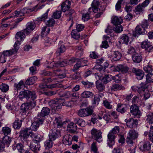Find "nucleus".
<instances>
[{
    "mask_svg": "<svg viewBox=\"0 0 153 153\" xmlns=\"http://www.w3.org/2000/svg\"><path fill=\"white\" fill-rule=\"evenodd\" d=\"M94 95V94L91 92L85 91L81 94V96L83 98H87L92 97Z\"/></svg>",
    "mask_w": 153,
    "mask_h": 153,
    "instance_id": "nucleus-43",
    "label": "nucleus"
},
{
    "mask_svg": "<svg viewBox=\"0 0 153 153\" xmlns=\"http://www.w3.org/2000/svg\"><path fill=\"white\" fill-rule=\"evenodd\" d=\"M125 121L126 122L127 126L130 128L136 127L138 124L137 120L132 118H130L128 120L126 119Z\"/></svg>",
    "mask_w": 153,
    "mask_h": 153,
    "instance_id": "nucleus-14",
    "label": "nucleus"
},
{
    "mask_svg": "<svg viewBox=\"0 0 153 153\" xmlns=\"http://www.w3.org/2000/svg\"><path fill=\"white\" fill-rule=\"evenodd\" d=\"M71 2L68 0H66L61 5V10L63 12L68 10L70 8Z\"/></svg>",
    "mask_w": 153,
    "mask_h": 153,
    "instance_id": "nucleus-22",
    "label": "nucleus"
},
{
    "mask_svg": "<svg viewBox=\"0 0 153 153\" xmlns=\"http://www.w3.org/2000/svg\"><path fill=\"white\" fill-rule=\"evenodd\" d=\"M131 71L135 74L137 79L140 80L143 78L144 73L142 70L133 68H132Z\"/></svg>",
    "mask_w": 153,
    "mask_h": 153,
    "instance_id": "nucleus-17",
    "label": "nucleus"
},
{
    "mask_svg": "<svg viewBox=\"0 0 153 153\" xmlns=\"http://www.w3.org/2000/svg\"><path fill=\"white\" fill-rule=\"evenodd\" d=\"M50 30V28L47 26L43 27L42 28L41 32V36L44 37L46 36L49 33Z\"/></svg>",
    "mask_w": 153,
    "mask_h": 153,
    "instance_id": "nucleus-44",
    "label": "nucleus"
},
{
    "mask_svg": "<svg viewBox=\"0 0 153 153\" xmlns=\"http://www.w3.org/2000/svg\"><path fill=\"white\" fill-rule=\"evenodd\" d=\"M63 143L65 145H70L72 144L71 137L70 135H65L63 140Z\"/></svg>",
    "mask_w": 153,
    "mask_h": 153,
    "instance_id": "nucleus-30",
    "label": "nucleus"
},
{
    "mask_svg": "<svg viewBox=\"0 0 153 153\" xmlns=\"http://www.w3.org/2000/svg\"><path fill=\"white\" fill-rule=\"evenodd\" d=\"M108 63L107 61L104 59L101 65H96L95 66V68L100 71H101V73H103L105 71V69L108 67Z\"/></svg>",
    "mask_w": 153,
    "mask_h": 153,
    "instance_id": "nucleus-19",
    "label": "nucleus"
},
{
    "mask_svg": "<svg viewBox=\"0 0 153 153\" xmlns=\"http://www.w3.org/2000/svg\"><path fill=\"white\" fill-rule=\"evenodd\" d=\"M129 41V37L127 35L123 34L120 37L119 42L120 44H125L127 45Z\"/></svg>",
    "mask_w": 153,
    "mask_h": 153,
    "instance_id": "nucleus-33",
    "label": "nucleus"
},
{
    "mask_svg": "<svg viewBox=\"0 0 153 153\" xmlns=\"http://www.w3.org/2000/svg\"><path fill=\"white\" fill-rule=\"evenodd\" d=\"M111 91H116L119 90H124L125 89L124 86L118 84H113L110 87Z\"/></svg>",
    "mask_w": 153,
    "mask_h": 153,
    "instance_id": "nucleus-25",
    "label": "nucleus"
},
{
    "mask_svg": "<svg viewBox=\"0 0 153 153\" xmlns=\"http://www.w3.org/2000/svg\"><path fill=\"white\" fill-rule=\"evenodd\" d=\"M24 83L23 81L21 80L18 83H15L14 84V86L16 88L17 90H20L24 86Z\"/></svg>",
    "mask_w": 153,
    "mask_h": 153,
    "instance_id": "nucleus-60",
    "label": "nucleus"
},
{
    "mask_svg": "<svg viewBox=\"0 0 153 153\" xmlns=\"http://www.w3.org/2000/svg\"><path fill=\"white\" fill-rule=\"evenodd\" d=\"M119 127L115 126L110 131L108 134L107 144L109 147H112L114 144L116 134L119 132Z\"/></svg>",
    "mask_w": 153,
    "mask_h": 153,
    "instance_id": "nucleus-2",
    "label": "nucleus"
},
{
    "mask_svg": "<svg viewBox=\"0 0 153 153\" xmlns=\"http://www.w3.org/2000/svg\"><path fill=\"white\" fill-rule=\"evenodd\" d=\"M117 110L121 114L125 113L128 109L127 105L126 104L119 103L117 105Z\"/></svg>",
    "mask_w": 153,
    "mask_h": 153,
    "instance_id": "nucleus-23",
    "label": "nucleus"
},
{
    "mask_svg": "<svg viewBox=\"0 0 153 153\" xmlns=\"http://www.w3.org/2000/svg\"><path fill=\"white\" fill-rule=\"evenodd\" d=\"M128 70V68L121 65L113 67V71H120L124 73L127 72Z\"/></svg>",
    "mask_w": 153,
    "mask_h": 153,
    "instance_id": "nucleus-20",
    "label": "nucleus"
},
{
    "mask_svg": "<svg viewBox=\"0 0 153 153\" xmlns=\"http://www.w3.org/2000/svg\"><path fill=\"white\" fill-rule=\"evenodd\" d=\"M147 120L149 121V123L151 124L150 128H153V114L148 115L147 116Z\"/></svg>",
    "mask_w": 153,
    "mask_h": 153,
    "instance_id": "nucleus-57",
    "label": "nucleus"
},
{
    "mask_svg": "<svg viewBox=\"0 0 153 153\" xmlns=\"http://www.w3.org/2000/svg\"><path fill=\"white\" fill-rule=\"evenodd\" d=\"M141 46L142 48L145 50H148L149 48L151 46V43L147 39L142 42Z\"/></svg>",
    "mask_w": 153,
    "mask_h": 153,
    "instance_id": "nucleus-40",
    "label": "nucleus"
},
{
    "mask_svg": "<svg viewBox=\"0 0 153 153\" xmlns=\"http://www.w3.org/2000/svg\"><path fill=\"white\" fill-rule=\"evenodd\" d=\"M56 22L55 20L53 18H50L48 20L46 21V24L47 26L48 27H52L54 25L56 24Z\"/></svg>",
    "mask_w": 153,
    "mask_h": 153,
    "instance_id": "nucleus-51",
    "label": "nucleus"
},
{
    "mask_svg": "<svg viewBox=\"0 0 153 153\" xmlns=\"http://www.w3.org/2000/svg\"><path fill=\"white\" fill-rule=\"evenodd\" d=\"M91 7H90L88 10V11L85 13H83L82 17V19L84 22L88 21L90 19V15L91 14Z\"/></svg>",
    "mask_w": 153,
    "mask_h": 153,
    "instance_id": "nucleus-34",
    "label": "nucleus"
},
{
    "mask_svg": "<svg viewBox=\"0 0 153 153\" xmlns=\"http://www.w3.org/2000/svg\"><path fill=\"white\" fill-rule=\"evenodd\" d=\"M40 120H39L37 119L36 121L32 123V125L31 126V130L34 131H36L37 129L38 128L39 124H42V123H40Z\"/></svg>",
    "mask_w": 153,
    "mask_h": 153,
    "instance_id": "nucleus-37",
    "label": "nucleus"
},
{
    "mask_svg": "<svg viewBox=\"0 0 153 153\" xmlns=\"http://www.w3.org/2000/svg\"><path fill=\"white\" fill-rule=\"evenodd\" d=\"M147 120L149 121V123L151 124L150 128H153V114L148 115L147 116Z\"/></svg>",
    "mask_w": 153,
    "mask_h": 153,
    "instance_id": "nucleus-56",
    "label": "nucleus"
},
{
    "mask_svg": "<svg viewBox=\"0 0 153 153\" xmlns=\"http://www.w3.org/2000/svg\"><path fill=\"white\" fill-rule=\"evenodd\" d=\"M14 47V48L11 50H9L3 51L2 54L7 58L8 56H10L13 54L16 53L19 49V47Z\"/></svg>",
    "mask_w": 153,
    "mask_h": 153,
    "instance_id": "nucleus-21",
    "label": "nucleus"
},
{
    "mask_svg": "<svg viewBox=\"0 0 153 153\" xmlns=\"http://www.w3.org/2000/svg\"><path fill=\"white\" fill-rule=\"evenodd\" d=\"M32 131L30 128H26L22 129L20 132L19 136L23 139L27 138L31 134Z\"/></svg>",
    "mask_w": 153,
    "mask_h": 153,
    "instance_id": "nucleus-10",
    "label": "nucleus"
},
{
    "mask_svg": "<svg viewBox=\"0 0 153 153\" xmlns=\"http://www.w3.org/2000/svg\"><path fill=\"white\" fill-rule=\"evenodd\" d=\"M93 110L91 107L87 108L80 109L77 111V115L81 117H86L92 115Z\"/></svg>",
    "mask_w": 153,
    "mask_h": 153,
    "instance_id": "nucleus-5",
    "label": "nucleus"
},
{
    "mask_svg": "<svg viewBox=\"0 0 153 153\" xmlns=\"http://www.w3.org/2000/svg\"><path fill=\"white\" fill-rule=\"evenodd\" d=\"M130 113L132 115L137 118H140L141 114L138 106L136 104L131 105L130 107Z\"/></svg>",
    "mask_w": 153,
    "mask_h": 153,
    "instance_id": "nucleus-13",
    "label": "nucleus"
},
{
    "mask_svg": "<svg viewBox=\"0 0 153 153\" xmlns=\"http://www.w3.org/2000/svg\"><path fill=\"white\" fill-rule=\"evenodd\" d=\"M44 40V43L45 46H49L51 43L52 39L50 38L47 36L42 37Z\"/></svg>",
    "mask_w": 153,
    "mask_h": 153,
    "instance_id": "nucleus-52",
    "label": "nucleus"
},
{
    "mask_svg": "<svg viewBox=\"0 0 153 153\" xmlns=\"http://www.w3.org/2000/svg\"><path fill=\"white\" fill-rule=\"evenodd\" d=\"M147 33L146 28H143L140 25H138L136 27L135 31L133 32V35L134 37H138L140 35L146 34Z\"/></svg>",
    "mask_w": 153,
    "mask_h": 153,
    "instance_id": "nucleus-8",
    "label": "nucleus"
},
{
    "mask_svg": "<svg viewBox=\"0 0 153 153\" xmlns=\"http://www.w3.org/2000/svg\"><path fill=\"white\" fill-rule=\"evenodd\" d=\"M50 112V110L48 108L44 107L41 110L40 113L38 114L36 119L40 120L41 123H42L45 120L44 117L48 115Z\"/></svg>",
    "mask_w": 153,
    "mask_h": 153,
    "instance_id": "nucleus-6",
    "label": "nucleus"
},
{
    "mask_svg": "<svg viewBox=\"0 0 153 153\" xmlns=\"http://www.w3.org/2000/svg\"><path fill=\"white\" fill-rule=\"evenodd\" d=\"M28 107L33 108L35 107H33L29 104H27V102L25 103L22 104L21 106V109L23 113L25 112L28 110Z\"/></svg>",
    "mask_w": 153,
    "mask_h": 153,
    "instance_id": "nucleus-47",
    "label": "nucleus"
},
{
    "mask_svg": "<svg viewBox=\"0 0 153 153\" xmlns=\"http://www.w3.org/2000/svg\"><path fill=\"white\" fill-rule=\"evenodd\" d=\"M25 34L24 30L19 32L16 33V38L17 41L15 42L14 47H18V46L20 44V42L25 38Z\"/></svg>",
    "mask_w": 153,
    "mask_h": 153,
    "instance_id": "nucleus-9",
    "label": "nucleus"
},
{
    "mask_svg": "<svg viewBox=\"0 0 153 153\" xmlns=\"http://www.w3.org/2000/svg\"><path fill=\"white\" fill-rule=\"evenodd\" d=\"M35 27V23H28L27 25L26 28L23 30L24 32L26 35H28L34 29Z\"/></svg>",
    "mask_w": 153,
    "mask_h": 153,
    "instance_id": "nucleus-16",
    "label": "nucleus"
},
{
    "mask_svg": "<svg viewBox=\"0 0 153 153\" xmlns=\"http://www.w3.org/2000/svg\"><path fill=\"white\" fill-rule=\"evenodd\" d=\"M22 121L19 119H16L13 123V127L16 129L20 128L22 126Z\"/></svg>",
    "mask_w": 153,
    "mask_h": 153,
    "instance_id": "nucleus-31",
    "label": "nucleus"
},
{
    "mask_svg": "<svg viewBox=\"0 0 153 153\" xmlns=\"http://www.w3.org/2000/svg\"><path fill=\"white\" fill-rule=\"evenodd\" d=\"M100 2L99 0H94L91 4L92 9L100 7Z\"/></svg>",
    "mask_w": 153,
    "mask_h": 153,
    "instance_id": "nucleus-59",
    "label": "nucleus"
},
{
    "mask_svg": "<svg viewBox=\"0 0 153 153\" xmlns=\"http://www.w3.org/2000/svg\"><path fill=\"white\" fill-rule=\"evenodd\" d=\"M37 79V77L36 76L31 77L26 80L25 83L28 85H33L35 82V81Z\"/></svg>",
    "mask_w": 153,
    "mask_h": 153,
    "instance_id": "nucleus-41",
    "label": "nucleus"
},
{
    "mask_svg": "<svg viewBox=\"0 0 153 153\" xmlns=\"http://www.w3.org/2000/svg\"><path fill=\"white\" fill-rule=\"evenodd\" d=\"M122 19L120 17H118L117 16H113L111 18V23L114 25L121 24L123 22Z\"/></svg>",
    "mask_w": 153,
    "mask_h": 153,
    "instance_id": "nucleus-26",
    "label": "nucleus"
},
{
    "mask_svg": "<svg viewBox=\"0 0 153 153\" xmlns=\"http://www.w3.org/2000/svg\"><path fill=\"white\" fill-rule=\"evenodd\" d=\"M112 53V59L114 61L119 60L122 57L121 53L118 51H113Z\"/></svg>",
    "mask_w": 153,
    "mask_h": 153,
    "instance_id": "nucleus-27",
    "label": "nucleus"
},
{
    "mask_svg": "<svg viewBox=\"0 0 153 153\" xmlns=\"http://www.w3.org/2000/svg\"><path fill=\"white\" fill-rule=\"evenodd\" d=\"M60 136V131L55 128H54L50 130L49 134V139L53 140H54Z\"/></svg>",
    "mask_w": 153,
    "mask_h": 153,
    "instance_id": "nucleus-11",
    "label": "nucleus"
},
{
    "mask_svg": "<svg viewBox=\"0 0 153 153\" xmlns=\"http://www.w3.org/2000/svg\"><path fill=\"white\" fill-rule=\"evenodd\" d=\"M59 101L58 99H56V100H52L48 102V104L52 109L58 111L62 107V105L59 103Z\"/></svg>",
    "mask_w": 153,
    "mask_h": 153,
    "instance_id": "nucleus-12",
    "label": "nucleus"
},
{
    "mask_svg": "<svg viewBox=\"0 0 153 153\" xmlns=\"http://www.w3.org/2000/svg\"><path fill=\"white\" fill-rule=\"evenodd\" d=\"M30 149L33 152L37 153L40 149V144L35 140H32L30 143Z\"/></svg>",
    "mask_w": 153,
    "mask_h": 153,
    "instance_id": "nucleus-15",
    "label": "nucleus"
},
{
    "mask_svg": "<svg viewBox=\"0 0 153 153\" xmlns=\"http://www.w3.org/2000/svg\"><path fill=\"white\" fill-rule=\"evenodd\" d=\"M135 10L137 12L143 13L145 10L144 8L143 7L141 4H139L136 6Z\"/></svg>",
    "mask_w": 153,
    "mask_h": 153,
    "instance_id": "nucleus-63",
    "label": "nucleus"
},
{
    "mask_svg": "<svg viewBox=\"0 0 153 153\" xmlns=\"http://www.w3.org/2000/svg\"><path fill=\"white\" fill-rule=\"evenodd\" d=\"M13 150H15L16 149H17L19 152L21 153H22L24 152L23 145L20 143L16 144L13 146Z\"/></svg>",
    "mask_w": 153,
    "mask_h": 153,
    "instance_id": "nucleus-38",
    "label": "nucleus"
},
{
    "mask_svg": "<svg viewBox=\"0 0 153 153\" xmlns=\"http://www.w3.org/2000/svg\"><path fill=\"white\" fill-rule=\"evenodd\" d=\"M146 82H143L140 83V87L137 88V91L140 93L142 91H144L145 89H146L148 87L147 84Z\"/></svg>",
    "mask_w": 153,
    "mask_h": 153,
    "instance_id": "nucleus-42",
    "label": "nucleus"
},
{
    "mask_svg": "<svg viewBox=\"0 0 153 153\" xmlns=\"http://www.w3.org/2000/svg\"><path fill=\"white\" fill-rule=\"evenodd\" d=\"M91 151L93 152L94 153H97L98 149L95 142L92 143L91 146Z\"/></svg>",
    "mask_w": 153,
    "mask_h": 153,
    "instance_id": "nucleus-64",
    "label": "nucleus"
},
{
    "mask_svg": "<svg viewBox=\"0 0 153 153\" xmlns=\"http://www.w3.org/2000/svg\"><path fill=\"white\" fill-rule=\"evenodd\" d=\"M146 82L148 83H153V73L148 74L146 75Z\"/></svg>",
    "mask_w": 153,
    "mask_h": 153,
    "instance_id": "nucleus-49",
    "label": "nucleus"
},
{
    "mask_svg": "<svg viewBox=\"0 0 153 153\" xmlns=\"http://www.w3.org/2000/svg\"><path fill=\"white\" fill-rule=\"evenodd\" d=\"M82 84L84 85L85 88H91L93 85V82H90L88 81L82 80L81 81Z\"/></svg>",
    "mask_w": 153,
    "mask_h": 153,
    "instance_id": "nucleus-50",
    "label": "nucleus"
},
{
    "mask_svg": "<svg viewBox=\"0 0 153 153\" xmlns=\"http://www.w3.org/2000/svg\"><path fill=\"white\" fill-rule=\"evenodd\" d=\"M102 132L100 130L93 128L91 131V135L92 138L99 142L102 141Z\"/></svg>",
    "mask_w": 153,
    "mask_h": 153,
    "instance_id": "nucleus-7",
    "label": "nucleus"
},
{
    "mask_svg": "<svg viewBox=\"0 0 153 153\" xmlns=\"http://www.w3.org/2000/svg\"><path fill=\"white\" fill-rule=\"evenodd\" d=\"M60 92H58V90H46L43 91L42 94L48 97H50L57 94L60 97H64L66 98L71 97V92L67 91L62 94H60Z\"/></svg>",
    "mask_w": 153,
    "mask_h": 153,
    "instance_id": "nucleus-4",
    "label": "nucleus"
},
{
    "mask_svg": "<svg viewBox=\"0 0 153 153\" xmlns=\"http://www.w3.org/2000/svg\"><path fill=\"white\" fill-rule=\"evenodd\" d=\"M112 76L109 74L105 75L102 78L103 82L105 84H106L111 81L112 79Z\"/></svg>",
    "mask_w": 153,
    "mask_h": 153,
    "instance_id": "nucleus-48",
    "label": "nucleus"
},
{
    "mask_svg": "<svg viewBox=\"0 0 153 153\" xmlns=\"http://www.w3.org/2000/svg\"><path fill=\"white\" fill-rule=\"evenodd\" d=\"M54 123L55 126H56L58 128H60L62 127H65V125L66 124L68 123V121H65L62 122L61 117H56L54 121Z\"/></svg>",
    "mask_w": 153,
    "mask_h": 153,
    "instance_id": "nucleus-18",
    "label": "nucleus"
},
{
    "mask_svg": "<svg viewBox=\"0 0 153 153\" xmlns=\"http://www.w3.org/2000/svg\"><path fill=\"white\" fill-rule=\"evenodd\" d=\"M133 62L135 63H139L142 60L143 58L140 53H137L132 56Z\"/></svg>",
    "mask_w": 153,
    "mask_h": 153,
    "instance_id": "nucleus-24",
    "label": "nucleus"
},
{
    "mask_svg": "<svg viewBox=\"0 0 153 153\" xmlns=\"http://www.w3.org/2000/svg\"><path fill=\"white\" fill-rule=\"evenodd\" d=\"M72 37L76 39H78L79 38L80 36L79 32L77 30H74L71 32Z\"/></svg>",
    "mask_w": 153,
    "mask_h": 153,
    "instance_id": "nucleus-55",
    "label": "nucleus"
},
{
    "mask_svg": "<svg viewBox=\"0 0 153 153\" xmlns=\"http://www.w3.org/2000/svg\"><path fill=\"white\" fill-rule=\"evenodd\" d=\"M2 131L5 136L2 138V143L4 146L8 147L11 141V138L7 136L10 134L11 129L8 127H4L2 128Z\"/></svg>",
    "mask_w": 153,
    "mask_h": 153,
    "instance_id": "nucleus-3",
    "label": "nucleus"
},
{
    "mask_svg": "<svg viewBox=\"0 0 153 153\" xmlns=\"http://www.w3.org/2000/svg\"><path fill=\"white\" fill-rule=\"evenodd\" d=\"M67 130L71 133H74L77 130V126L74 123H71L67 125Z\"/></svg>",
    "mask_w": 153,
    "mask_h": 153,
    "instance_id": "nucleus-28",
    "label": "nucleus"
},
{
    "mask_svg": "<svg viewBox=\"0 0 153 153\" xmlns=\"http://www.w3.org/2000/svg\"><path fill=\"white\" fill-rule=\"evenodd\" d=\"M53 140L49 139L45 142V146L46 149H48L52 147L53 144Z\"/></svg>",
    "mask_w": 153,
    "mask_h": 153,
    "instance_id": "nucleus-53",
    "label": "nucleus"
},
{
    "mask_svg": "<svg viewBox=\"0 0 153 153\" xmlns=\"http://www.w3.org/2000/svg\"><path fill=\"white\" fill-rule=\"evenodd\" d=\"M9 87L8 85L2 83L0 85V89L3 92H6L8 91Z\"/></svg>",
    "mask_w": 153,
    "mask_h": 153,
    "instance_id": "nucleus-62",
    "label": "nucleus"
},
{
    "mask_svg": "<svg viewBox=\"0 0 153 153\" xmlns=\"http://www.w3.org/2000/svg\"><path fill=\"white\" fill-rule=\"evenodd\" d=\"M114 27V31L116 33H120L123 30V28L121 24L116 25Z\"/></svg>",
    "mask_w": 153,
    "mask_h": 153,
    "instance_id": "nucleus-61",
    "label": "nucleus"
},
{
    "mask_svg": "<svg viewBox=\"0 0 153 153\" xmlns=\"http://www.w3.org/2000/svg\"><path fill=\"white\" fill-rule=\"evenodd\" d=\"M61 11L57 10L53 13L52 17L55 19H59L61 17Z\"/></svg>",
    "mask_w": 153,
    "mask_h": 153,
    "instance_id": "nucleus-58",
    "label": "nucleus"
},
{
    "mask_svg": "<svg viewBox=\"0 0 153 153\" xmlns=\"http://www.w3.org/2000/svg\"><path fill=\"white\" fill-rule=\"evenodd\" d=\"M143 69L146 73L149 74L152 73L153 68L152 65H148L144 67Z\"/></svg>",
    "mask_w": 153,
    "mask_h": 153,
    "instance_id": "nucleus-54",
    "label": "nucleus"
},
{
    "mask_svg": "<svg viewBox=\"0 0 153 153\" xmlns=\"http://www.w3.org/2000/svg\"><path fill=\"white\" fill-rule=\"evenodd\" d=\"M19 99L21 100L25 98L27 100V104H30L32 106H36V99L37 96L34 91L24 90L19 92Z\"/></svg>",
    "mask_w": 153,
    "mask_h": 153,
    "instance_id": "nucleus-1",
    "label": "nucleus"
},
{
    "mask_svg": "<svg viewBox=\"0 0 153 153\" xmlns=\"http://www.w3.org/2000/svg\"><path fill=\"white\" fill-rule=\"evenodd\" d=\"M65 51V47L64 45H59L56 53L58 54V55H60L61 53L64 52Z\"/></svg>",
    "mask_w": 153,
    "mask_h": 153,
    "instance_id": "nucleus-45",
    "label": "nucleus"
},
{
    "mask_svg": "<svg viewBox=\"0 0 153 153\" xmlns=\"http://www.w3.org/2000/svg\"><path fill=\"white\" fill-rule=\"evenodd\" d=\"M101 97V96L99 94H95L94 96V98L92 100V104L93 105H97L99 104Z\"/></svg>",
    "mask_w": 153,
    "mask_h": 153,
    "instance_id": "nucleus-35",
    "label": "nucleus"
},
{
    "mask_svg": "<svg viewBox=\"0 0 153 153\" xmlns=\"http://www.w3.org/2000/svg\"><path fill=\"white\" fill-rule=\"evenodd\" d=\"M30 137L32 138H34L35 139V140H35L37 142L39 143L41 141L42 138V137L39 134H34L32 132L31 134L30 135Z\"/></svg>",
    "mask_w": 153,
    "mask_h": 153,
    "instance_id": "nucleus-46",
    "label": "nucleus"
},
{
    "mask_svg": "<svg viewBox=\"0 0 153 153\" xmlns=\"http://www.w3.org/2000/svg\"><path fill=\"white\" fill-rule=\"evenodd\" d=\"M96 87L100 91H102L105 89V86L103 82L101 81H97L96 82Z\"/></svg>",
    "mask_w": 153,
    "mask_h": 153,
    "instance_id": "nucleus-36",
    "label": "nucleus"
},
{
    "mask_svg": "<svg viewBox=\"0 0 153 153\" xmlns=\"http://www.w3.org/2000/svg\"><path fill=\"white\" fill-rule=\"evenodd\" d=\"M128 136L134 139L137 138L138 137V134L137 132L134 129L130 130L128 133Z\"/></svg>",
    "mask_w": 153,
    "mask_h": 153,
    "instance_id": "nucleus-39",
    "label": "nucleus"
},
{
    "mask_svg": "<svg viewBox=\"0 0 153 153\" xmlns=\"http://www.w3.org/2000/svg\"><path fill=\"white\" fill-rule=\"evenodd\" d=\"M151 146L150 142H146L144 143L142 147L140 148V149L143 152H147L150 149Z\"/></svg>",
    "mask_w": 153,
    "mask_h": 153,
    "instance_id": "nucleus-32",
    "label": "nucleus"
},
{
    "mask_svg": "<svg viewBox=\"0 0 153 153\" xmlns=\"http://www.w3.org/2000/svg\"><path fill=\"white\" fill-rule=\"evenodd\" d=\"M74 123L76 124H77L81 127L85 126L86 125L85 121L83 119L79 117L74 118Z\"/></svg>",
    "mask_w": 153,
    "mask_h": 153,
    "instance_id": "nucleus-29",
    "label": "nucleus"
}]
</instances>
